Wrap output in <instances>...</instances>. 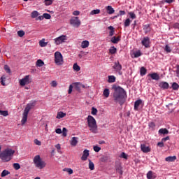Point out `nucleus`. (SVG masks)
Masks as SVG:
<instances>
[{"instance_id": "1", "label": "nucleus", "mask_w": 179, "mask_h": 179, "mask_svg": "<svg viewBox=\"0 0 179 179\" xmlns=\"http://www.w3.org/2000/svg\"><path fill=\"white\" fill-rule=\"evenodd\" d=\"M114 90L113 99L115 103H119L120 106H122L125 103V99L127 97V92L121 87H117L116 85L113 87Z\"/></svg>"}, {"instance_id": "2", "label": "nucleus", "mask_w": 179, "mask_h": 179, "mask_svg": "<svg viewBox=\"0 0 179 179\" xmlns=\"http://www.w3.org/2000/svg\"><path fill=\"white\" fill-rule=\"evenodd\" d=\"M36 106V102H32L27 104V106L24 108V113L22 114V119L21 120L22 125H24L26 122H27V117L29 115V113Z\"/></svg>"}, {"instance_id": "3", "label": "nucleus", "mask_w": 179, "mask_h": 179, "mask_svg": "<svg viewBox=\"0 0 179 179\" xmlns=\"http://www.w3.org/2000/svg\"><path fill=\"white\" fill-rule=\"evenodd\" d=\"M15 154V150L12 149H7L0 154V159L4 162H10L12 156Z\"/></svg>"}, {"instance_id": "4", "label": "nucleus", "mask_w": 179, "mask_h": 179, "mask_svg": "<svg viewBox=\"0 0 179 179\" xmlns=\"http://www.w3.org/2000/svg\"><path fill=\"white\" fill-rule=\"evenodd\" d=\"M87 124L90 128V131L93 134H97V123L96 122V119L92 115H88L87 117Z\"/></svg>"}, {"instance_id": "5", "label": "nucleus", "mask_w": 179, "mask_h": 179, "mask_svg": "<svg viewBox=\"0 0 179 179\" xmlns=\"http://www.w3.org/2000/svg\"><path fill=\"white\" fill-rule=\"evenodd\" d=\"M34 163L35 164V167L40 169V170L44 169L46 166L45 162L41 160L40 155H36L34 157Z\"/></svg>"}, {"instance_id": "6", "label": "nucleus", "mask_w": 179, "mask_h": 179, "mask_svg": "<svg viewBox=\"0 0 179 179\" xmlns=\"http://www.w3.org/2000/svg\"><path fill=\"white\" fill-rule=\"evenodd\" d=\"M55 62L56 65H62L64 64V57L61 52H56L55 53Z\"/></svg>"}, {"instance_id": "7", "label": "nucleus", "mask_w": 179, "mask_h": 179, "mask_svg": "<svg viewBox=\"0 0 179 179\" xmlns=\"http://www.w3.org/2000/svg\"><path fill=\"white\" fill-rule=\"evenodd\" d=\"M31 76L30 75L25 76L24 78L20 80L19 83L20 86H26V85H30L31 83Z\"/></svg>"}, {"instance_id": "8", "label": "nucleus", "mask_w": 179, "mask_h": 179, "mask_svg": "<svg viewBox=\"0 0 179 179\" xmlns=\"http://www.w3.org/2000/svg\"><path fill=\"white\" fill-rule=\"evenodd\" d=\"M113 69H114L115 72H117L119 75H122V65L120 64V62L117 61L114 63V65L113 66Z\"/></svg>"}, {"instance_id": "9", "label": "nucleus", "mask_w": 179, "mask_h": 179, "mask_svg": "<svg viewBox=\"0 0 179 179\" xmlns=\"http://www.w3.org/2000/svg\"><path fill=\"white\" fill-rule=\"evenodd\" d=\"M143 101L142 99H138L135 101V110L136 111H141L142 108H143L144 106Z\"/></svg>"}, {"instance_id": "10", "label": "nucleus", "mask_w": 179, "mask_h": 179, "mask_svg": "<svg viewBox=\"0 0 179 179\" xmlns=\"http://www.w3.org/2000/svg\"><path fill=\"white\" fill-rule=\"evenodd\" d=\"M71 24L74 27H79L80 26V20L78 17H73L70 20Z\"/></svg>"}, {"instance_id": "11", "label": "nucleus", "mask_w": 179, "mask_h": 179, "mask_svg": "<svg viewBox=\"0 0 179 179\" xmlns=\"http://www.w3.org/2000/svg\"><path fill=\"white\" fill-rule=\"evenodd\" d=\"M66 40V36L62 35V36L55 38V43L57 45H59V44H62V43H65Z\"/></svg>"}, {"instance_id": "12", "label": "nucleus", "mask_w": 179, "mask_h": 179, "mask_svg": "<svg viewBox=\"0 0 179 179\" xmlns=\"http://www.w3.org/2000/svg\"><path fill=\"white\" fill-rule=\"evenodd\" d=\"M141 43L145 48H149L150 47V38L149 37H144Z\"/></svg>"}, {"instance_id": "13", "label": "nucleus", "mask_w": 179, "mask_h": 179, "mask_svg": "<svg viewBox=\"0 0 179 179\" xmlns=\"http://www.w3.org/2000/svg\"><path fill=\"white\" fill-rule=\"evenodd\" d=\"M141 149L143 153H149L151 150L150 148H149V146H146L145 144L141 145Z\"/></svg>"}, {"instance_id": "14", "label": "nucleus", "mask_w": 179, "mask_h": 179, "mask_svg": "<svg viewBox=\"0 0 179 179\" xmlns=\"http://www.w3.org/2000/svg\"><path fill=\"white\" fill-rule=\"evenodd\" d=\"M87 157H89V150H85L81 157V160L85 162V160H87Z\"/></svg>"}, {"instance_id": "15", "label": "nucleus", "mask_w": 179, "mask_h": 179, "mask_svg": "<svg viewBox=\"0 0 179 179\" xmlns=\"http://www.w3.org/2000/svg\"><path fill=\"white\" fill-rule=\"evenodd\" d=\"M115 169L117 173L120 174V176H122V166H121V164H116L115 165Z\"/></svg>"}, {"instance_id": "16", "label": "nucleus", "mask_w": 179, "mask_h": 179, "mask_svg": "<svg viewBox=\"0 0 179 179\" xmlns=\"http://www.w3.org/2000/svg\"><path fill=\"white\" fill-rule=\"evenodd\" d=\"M147 178L148 179H155L156 178V173H153V171H150L147 173Z\"/></svg>"}, {"instance_id": "17", "label": "nucleus", "mask_w": 179, "mask_h": 179, "mask_svg": "<svg viewBox=\"0 0 179 179\" xmlns=\"http://www.w3.org/2000/svg\"><path fill=\"white\" fill-rule=\"evenodd\" d=\"M148 76H150V78L154 80H159L160 79V76H159V74H157V73L149 74Z\"/></svg>"}, {"instance_id": "18", "label": "nucleus", "mask_w": 179, "mask_h": 179, "mask_svg": "<svg viewBox=\"0 0 179 179\" xmlns=\"http://www.w3.org/2000/svg\"><path fill=\"white\" fill-rule=\"evenodd\" d=\"M70 143L71 146H76V145H78V137H73L70 141Z\"/></svg>"}, {"instance_id": "19", "label": "nucleus", "mask_w": 179, "mask_h": 179, "mask_svg": "<svg viewBox=\"0 0 179 179\" xmlns=\"http://www.w3.org/2000/svg\"><path fill=\"white\" fill-rule=\"evenodd\" d=\"M106 8L107 10V13H108V15H113V13H114L115 12L114 8H113V7L111 6H106Z\"/></svg>"}, {"instance_id": "20", "label": "nucleus", "mask_w": 179, "mask_h": 179, "mask_svg": "<svg viewBox=\"0 0 179 179\" xmlns=\"http://www.w3.org/2000/svg\"><path fill=\"white\" fill-rule=\"evenodd\" d=\"M64 117H66V113L64 112H58L56 118H57V120H61V118H64Z\"/></svg>"}, {"instance_id": "21", "label": "nucleus", "mask_w": 179, "mask_h": 179, "mask_svg": "<svg viewBox=\"0 0 179 179\" xmlns=\"http://www.w3.org/2000/svg\"><path fill=\"white\" fill-rule=\"evenodd\" d=\"M166 162H176V160H177V157L176 156H169V157H167L166 159H165Z\"/></svg>"}, {"instance_id": "22", "label": "nucleus", "mask_w": 179, "mask_h": 179, "mask_svg": "<svg viewBox=\"0 0 179 179\" xmlns=\"http://www.w3.org/2000/svg\"><path fill=\"white\" fill-rule=\"evenodd\" d=\"M159 87H161V89H168L169 83H167L166 82H162L159 83Z\"/></svg>"}, {"instance_id": "23", "label": "nucleus", "mask_w": 179, "mask_h": 179, "mask_svg": "<svg viewBox=\"0 0 179 179\" xmlns=\"http://www.w3.org/2000/svg\"><path fill=\"white\" fill-rule=\"evenodd\" d=\"M146 72H148V70L144 66H143L140 69L141 76H145V75H146Z\"/></svg>"}, {"instance_id": "24", "label": "nucleus", "mask_w": 179, "mask_h": 179, "mask_svg": "<svg viewBox=\"0 0 179 179\" xmlns=\"http://www.w3.org/2000/svg\"><path fill=\"white\" fill-rule=\"evenodd\" d=\"M103 96H104V97H106V99L110 96V90L108 88H106L103 90Z\"/></svg>"}, {"instance_id": "25", "label": "nucleus", "mask_w": 179, "mask_h": 179, "mask_svg": "<svg viewBox=\"0 0 179 179\" xmlns=\"http://www.w3.org/2000/svg\"><path fill=\"white\" fill-rule=\"evenodd\" d=\"M108 83H114V82H115V76H108Z\"/></svg>"}, {"instance_id": "26", "label": "nucleus", "mask_w": 179, "mask_h": 179, "mask_svg": "<svg viewBox=\"0 0 179 179\" xmlns=\"http://www.w3.org/2000/svg\"><path fill=\"white\" fill-rule=\"evenodd\" d=\"M159 134H161L162 135H169V130H167V129H160L159 130Z\"/></svg>"}, {"instance_id": "27", "label": "nucleus", "mask_w": 179, "mask_h": 179, "mask_svg": "<svg viewBox=\"0 0 179 179\" xmlns=\"http://www.w3.org/2000/svg\"><path fill=\"white\" fill-rule=\"evenodd\" d=\"M48 43L45 42V39L43 38L39 41V45L40 47H47V45Z\"/></svg>"}, {"instance_id": "28", "label": "nucleus", "mask_w": 179, "mask_h": 179, "mask_svg": "<svg viewBox=\"0 0 179 179\" xmlns=\"http://www.w3.org/2000/svg\"><path fill=\"white\" fill-rule=\"evenodd\" d=\"M111 43H113V44H118V41H120V36H118L117 38L114 36L111 38L110 40Z\"/></svg>"}, {"instance_id": "29", "label": "nucleus", "mask_w": 179, "mask_h": 179, "mask_svg": "<svg viewBox=\"0 0 179 179\" xmlns=\"http://www.w3.org/2000/svg\"><path fill=\"white\" fill-rule=\"evenodd\" d=\"M89 41H83L81 43V47L83 48H87V47H89Z\"/></svg>"}, {"instance_id": "30", "label": "nucleus", "mask_w": 179, "mask_h": 179, "mask_svg": "<svg viewBox=\"0 0 179 179\" xmlns=\"http://www.w3.org/2000/svg\"><path fill=\"white\" fill-rule=\"evenodd\" d=\"M44 65V62L41 59H38L36 62V66H38L39 68H41Z\"/></svg>"}, {"instance_id": "31", "label": "nucleus", "mask_w": 179, "mask_h": 179, "mask_svg": "<svg viewBox=\"0 0 179 179\" xmlns=\"http://www.w3.org/2000/svg\"><path fill=\"white\" fill-rule=\"evenodd\" d=\"M143 30H144L145 34H148V33H149V31H150V26H149V24L145 25L143 27Z\"/></svg>"}, {"instance_id": "32", "label": "nucleus", "mask_w": 179, "mask_h": 179, "mask_svg": "<svg viewBox=\"0 0 179 179\" xmlns=\"http://www.w3.org/2000/svg\"><path fill=\"white\" fill-rule=\"evenodd\" d=\"M10 174V172L7 170H3L1 174V177H6V176H9Z\"/></svg>"}, {"instance_id": "33", "label": "nucleus", "mask_w": 179, "mask_h": 179, "mask_svg": "<svg viewBox=\"0 0 179 179\" xmlns=\"http://www.w3.org/2000/svg\"><path fill=\"white\" fill-rule=\"evenodd\" d=\"M108 30H110L109 31V36H114V27L110 26L108 27Z\"/></svg>"}, {"instance_id": "34", "label": "nucleus", "mask_w": 179, "mask_h": 179, "mask_svg": "<svg viewBox=\"0 0 179 179\" xmlns=\"http://www.w3.org/2000/svg\"><path fill=\"white\" fill-rule=\"evenodd\" d=\"M132 22V20H131V19L127 18L125 21H124V27H128L129 26V24H131V22Z\"/></svg>"}, {"instance_id": "35", "label": "nucleus", "mask_w": 179, "mask_h": 179, "mask_svg": "<svg viewBox=\"0 0 179 179\" xmlns=\"http://www.w3.org/2000/svg\"><path fill=\"white\" fill-rule=\"evenodd\" d=\"M73 69H74V71H76V72H79V71H80V66H79V65L76 63L73 66Z\"/></svg>"}, {"instance_id": "36", "label": "nucleus", "mask_w": 179, "mask_h": 179, "mask_svg": "<svg viewBox=\"0 0 179 179\" xmlns=\"http://www.w3.org/2000/svg\"><path fill=\"white\" fill-rule=\"evenodd\" d=\"M31 16L32 19H36V17H37V16H38V13L37 12V10H34L31 13Z\"/></svg>"}, {"instance_id": "37", "label": "nucleus", "mask_w": 179, "mask_h": 179, "mask_svg": "<svg viewBox=\"0 0 179 179\" xmlns=\"http://www.w3.org/2000/svg\"><path fill=\"white\" fill-rule=\"evenodd\" d=\"M52 2H54V0H45L44 3L46 6H50V5H52Z\"/></svg>"}, {"instance_id": "38", "label": "nucleus", "mask_w": 179, "mask_h": 179, "mask_svg": "<svg viewBox=\"0 0 179 179\" xmlns=\"http://www.w3.org/2000/svg\"><path fill=\"white\" fill-rule=\"evenodd\" d=\"M0 115H3V117H8V115H9V113L7 110H0Z\"/></svg>"}, {"instance_id": "39", "label": "nucleus", "mask_w": 179, "mask_h": 179, "mask_svg": "<svg viewBox=\"0 0 179 179\" xmlns=\"http://www.w3.org/2000/svg\"><path fill=\"white\" fill-rule=\"evenodd\" d=\"M110 54H115L117 52V48L113 46L109 49Z\"/></svg>"}, {"instance_id": "40", "label": "nucleus", "mask_w": 179, "mask_h": 179, "mask_svg": "<svg viewBox=\"0 0 179 179\" xmlns=\"http://www.w3.org/2000/svg\"><path fill=\"white\" fill-rule=\"evenodd\" d=\"M63 171H66V173H68L69 174H73V170L69 168H65L64 169H63Z\"/></svg>"}, {"instance_id": "41", "label": "nucleus", "mask_w": 179, "mask_h": 179, "mask_svg": "<svg viewBox=\"0 0 179 179\" xmlns=\"http://www.w3.org/2000/svg\"><path fill=\"white\" fill-rule=\"evenodd\" d=\"M6 80V77L5 76H3L1 77V84L2 86H6L5 80Z\"/></svg>"}, {"instance_id": "42", "label": "nucleus", "mask_w": 179, "mask_h": 179, "mask_svg": "<svg viewBox=\"0 0 179 179\" xmlns=\"http://www.w3.org/2000/svg\"><path fill=\"white\" fill-rule=\"evenodd\" d=\"M178 88H179V85L177 84V83H173L172 84V89L173 90H178Z\"/></svg>"}, {"instance_id": "43", "label": "nucleus", "mask_w": 179, "mask_h": 179, "mask_svg": "<svg viewBox=\"0 0 179 179\" xmlns=\"http://www.w3.org/2000/svg\"><path fill=\"white\" fill-rule=\"evenodd\" d=\"M89 169L90 170H94V164L90 160L89 162Z\"/></svg>"}, {"instance_id": "44", "label": "nucleus", "mask_w": 179, "mask_h": 179, "mask_svg": "<svg viewBox=\"0 0 179 179\" xmlns=\"http://www.w3.org/2000/svg\"><path fill=\"white\" fill-rule=\"evenodd\" d=\"M100 13V10L96 9V10H92L90 13V15H99Z\"/></svg>"}, {"instance_id": "45", "label": "nucleus", "mask_w": 179, "mask_h": 179, "mask_svg": "<svg viewBox=\"0 0 179 179\" xmlns=\"http://www.w3.org/2000/svg\"><path fill=\"white\" fill-rule=\"evenodd\" d=\"M142 55V52L141 50H137L135 52V58H139Z\"/></svg>"}, {"instance_id": "46", "label": "nucleus", "mask_w": 179, "mask_h": 179, "mask_svg": "<svg viewBox=\"0 0 179 179\" xmlns=\"http://www.w3.org/2000/svg\"><path fill=\"white\" fill-rule=\"evenodd\" d=\"M13 167L15 169V170H19L20 169V164L18 163H15L13 164Z\"/></svg>"}, {"instance_id": "47", "label": "nucleus", "mask_w": 179, "mask_h": 179, "mask_svg": "<svg viewBox=\"0 0 179 179\" xmlns=\"http://www.w3.org/2000/svg\"><path fill=\"white\" fill-rule=\"evenodd\" d=\"M120 157H121L122 159H125L127 160V159H128V155L125 152H122L120 155Z\"/></svg>"}, {"instance_id": "48", "label": "nucleus", "mask_w": 179, "mask_h": 179, "mask_svg": "<svg viewBox=\"0 0 179 179\" xmlns=\"http://www.w3.org/2000/svg\"><path fill=\"white\" fill-rule=\"evenodd\" d=\"M164 51H166V52H171V48H170L169 45H166Z\"/></svg>"}, {"instance_id": "49", "label": "nucleus", "mask_w": 179, "mask_h": 179, "mask_svg": "<svg viewBox=\"0 0 179 179\" xmlns=\"http://www.w3.org/2000/svg\"><path fill=\"white\" fill-rule=\"evenodd\" d=\"M62 135L63 136L66 137V132H68V129H66V128L64 127L63 129H62Z\"/></svg>"}, {"instance_id": "50", "label": "nucleus", "mask_w": 179, "mask_h": 179, "mask_svg": "<svg viewBox=\"0 0 179 179\" xmlns=\"http://www.w3.org/2000/svg\"><path fill=\"white\" fill-rule=\"evenodd\" d=\"M91 113L92 115H96V114H97V109L94 107H92Z\"/></svg>"}, {"instance_id": "51", "label": "nucleus", "mask_w": 179, "mask_h": 179, "mask_svg": "<svg viewBox=\"0 0 179 179\" xmlns=\"http://www.w3.org/2000/svg\"><path fill=\"white\" fill-rule=\"evenodd\" d=\"M43 19H51V15L48 13H43Z\"/></svg>"}, {"instance_id": "52", "label": "nucleus", "mask_w": 179, "mask_h": 179, "mask_svg": "<svg viewBox=\"0 0 179 179\" xmlns=\"http://www.w3.org/2000/svg\"><path fill=\"white\" fill-rule=\"evenodd\" d=\"M4 69L7 73H10V68L8 65L4 66Z\"/></svg>"}, {"instance_id": "53", "label": "nucleus", "mask_w": 179, "mask_h": 179, "mask_svg": "<svg viewBox=\"0 0 179 179\" xmlns=\"http://www.w3.org/2000/svg\"><path fill=\"white\" fill-rule=\"evenodd\" d=\"M17 35L19 36V37H23V36H24V31L22 30L18 31Z\"/></svg>"}, {"instance_id": "54", "label": "nucleus", "mask_w": 179, "mask_h": 179, "mask_svg": "<svg viewBox=\"0 0 179 179\" xmlns=\"http://www.w3.org/2000/svg\"><path fill=\"white\" fill-rule=\"evenodd\" d=\"M75 85L76 90H80V83H76Z\"/></svg>"}, {"instance_id": "55", "label": "nucleus", "mask_w": 179, "mask_h": 179, "mask_svg": "<svg viewBox=\"0 0 179 179\" xmlns=\"http://www.w3.org/2000/svg\"><path fill=\"white\" fill-rule=\"evenodd\" d=\"M50 85H51L52 87H57L58 84L57 83V81L53 80L51 82Z\"/></svg>"}, {"instance_id": "56", "label": "nucleus", "mask_w": 179, "mask_h": 179, "mask_svg": "<svg viewBox=\"0 0 179 179\" xmlns=\"http://www.w3.org/2000/svg\"><path fill=\"white\" fill-rule=\"evenodd\" d=\"M73 90V85H70L69 87L68 94H71V93H72Z\"/></svg>"}, {"instance_id": "57", "label": "nucleus", "mask_w": 179, "mask_h": 179, "mask_svg": "<svg viewBox=\"0 0 179 179\" xmlns=\"http://www.w3.org/2000/svg\"><path fill=\"white\" fill-rule=\"evenodd\" d=\"M94 152H99V150H101V148H100L97 145H95V146H94Z\"/></svg>"}, {"instance_id": "58", "label": "nucleus", "mask_w": 179, "mask_h": 179, "mask_svg": "<svg viewBox=\"0 0 179 179\" xmlns=\"http://www.w3.org/2000/svg\"><path fill=\"white\" fill-rule=\"evenodd\" d=\"M35 145H38V146H41V141H38V139L34 140Z\"/></svg>"}, {"instance_id": "59", "label": "nucleus", "mask_w": 179, "mask_h": 179, "mask_svg": "<svg viewBox=\"0 0 179 179\" xmlns=\"http://www.w3.org/2000/svg\"><path fill=\"white\" fill-rule=\"evenodd\" d=\"M157 146H159V148H164V143L162 141L161 142H159L157 143Z\"/></svg>"}, {"instance_id": "60", "label": "nucleus", "mask_w": 179, "mask_h": 179, "mask_svg": "<svg viewBox=\"0 0 179 179\" xmlns=\"http://www.w3.org/2000/svg\"><path fill=\"white\" fill-rule=\"evenodd\" d=\"M130 55H131V58H135V50H132L130 52Z\"/></svg>"}, {"instance_id": "61", "label": "nucleus", "mask_w": 179, "mask_h": 179, "mask_svg": "<svg viewBox=\"0 0 179 179\" xmlns=\"http://www.w3.org/2000/svg\"><path fill=\"white\" fill-rule=\"evenodd\" d=\"M129 15H130V17L134 20L135 19V14L134 13H129Z\"/></svg>"}, {"instance_id": "62", "label": "nucleus", "mask_w": 179, "mask_h": 179, "mask_svg": "<svg viewBox=\"0 0 179 179\" xmlns=\"http://www.w3.org/2000/svg\"><path fill=\"white\" fill-rule=\"evenodd\" d=\"M173 28H174V29H179V23H178V22H176V23L173 24Z\"/></svg>"}, {"instance_id": "63", "label": "nucleus", "mask_w": 179, "mask_h": 179, "mask_svg": "<svg viewBox=\"0 0 179 179\" xmlns=\"http://www.w3.org/2000/svg\"><path fill=\"white\" fill-rule=\"evenodd\" d=\"M56 134H62V129H55Z\"/></svg>"}, {"instance_id": "64", "label": "nucleus", "mask_w": 179, "mask_h": 179, "mask_svg": "<svg viewBox=\"0 0 179 179\" xmlns=\"http://www.w3.org/2000/svg\"><path fill=\"white\" fill-rule=\"evenodd\" d=\"M176 74H177V76L179 78V65L177 66Z\"/></svg>"}]
</instances>
